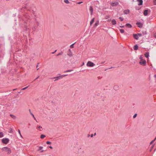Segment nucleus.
I'll return each instance as SVG.
<instances>
[{"instance_id": "393cba45", "label": "nucleus", "mask_w": 156, "mask_h": 156, "mask_svg": "<svg viewBox=\"0 0 156 156\" xmlns=\"http://www.w3.org/2000/svg\"><path fill=\"white\" fill-rule=\"evenodd\" d=\"M119 30L121 33H123L124 32V30L122 29H120Z\"/></svg>"}, {"instance_id": "a211bd4d", "label": "nucleus", "mask_w": 156, "mask_h": 156, "mask_svg": "<svg viewBox=\"0 0 156 156\" xmlns=\"http://www.w3.org/2000/svg\"><path fill=\"white\" fill-rule=\"evenodd\" d=\"M10 116L13 119H16V117L14 115L11 114L10 115Z\"/></svg>"}, {"instance_id": "c756f323", "label": "nucleus", "mask_w": 156, "mask_h": 156, "mask_svg": "<svg viewBox=\"0 0 156 156\" xmlns=\"http://www.w3.org/2000/svg\"><path fill=\"white\" fill-rule=\"evenodd\" d=\"M72 70H68L64 72V73L69 72L72 71Z\"/></svg>"}, {"instance_id": "e433bc0d", "label": "nucleus", "mask_w": 156, "mask_h": 156, "mask_svg": "<svg viewBox=\"0 0 156 156\" xmlns=\"http://www.w3.org/2000/svg\"><path fill=\"white\" fill-rule=\"evenodd\" d=\"M119 19L121 21H122L123 20V18H122V17H119Z\"/></svg>"}, {"instance_id": "603ef678", "label": "nucleus", "mask_w": 156, "mask_h": 156, "mask_svg": "<svg viewBox=\"0 0 156 156\" xmlns=\"http://www.w3.org/2000/svg\"><path fill=\"white\" fill-rule=\"evenodd\" d=\"M20 136H21V137H22V135H21V133H20Z\"/></svg>"}, {"instance_id": "bf43d9fd", "label": "nucleus", "mask_w": 156, "mask_h": 156, "mask_svg": "<svg viewBox=\"0 0 156 156\" xmlns=\"http://www.w3.org/2000/svg\"><path fill=\"white\" fill-rule=\"evenodd\" d=\"M57 80H58V79H57ZM56 80H55V81H56Z\"/></svg>"}, {"instance_id": "5701e85b", "label": "nucleus", "mask_w": 156, "mask_h": 156, "mask_svg": "<svg viewBox=\"0 0 156 156\" xmlns=\"http://www.w3.org/2000/svg\"><path fill=\"white\" fill-rule=\"evenodd\" d=\"M90 10L91 12V13H92L93 11V8L92 7H91V6L90 7Z\"/></svg>"}, {"instance_id": "6e6552de", "label": "nucleus", "mask_w": 156, "mask_h": 156, "mask_svg": "<svg viewBox=\"0 0 156 156\" xmlns=\"http://www.w3.org/2000/svg\"><path fill=\"white\" fill-rule=\"evenodd\" d=\"M133 36L134 38L136 40H138L139 38V37L137 34H133Z\"/></svg>"}, {"instance_id": "aec40b11", "label": "nucleus", "mask_w": 156, "mask_h": 156, "mask_svg": "<svg viewBox=\"0 0 156 156\" xmlns=\"http://www.w3.org/2000/svg\"><path fill=\"white\" fill-rule=\"evenodd\" d=\"M94 18H93L92 20H91V21L90 22V26H91L92 24L94 23Z\"/></svg>"}, {"instance_id": "49530a36", "label": "nucleus", "mask_w": 156, "mask_h": 156, "mask_svg": "<svg viewBox=\"0 0 156 156\" xmlns=\"http://www.w3.org/2000/svg\"><path fill=\"white\" fill-rule=\"evenodd\" d=\"M82 3V2H78L77 3L79 4H80Z\"/></svg>"}, {"instance_id": "0eeeda50", "label": "nucleus", "mask_w": 156, "mask_h": 156, "mask_svg": "<svg viewBox=\"0 0 156 156\" xmlns=\"http://www.w3.org/2000/svg\"><path fill=\"white\" fill-rule=\"evenodd\" d=\"M119 4V3L117 2H112L111 3V5L113 7Z\"/></svg>"}, {"instance_id": "473e14b6", "label": "nucleus", "mask_w": 156, "mask_h": 156, "mask_svg": "<svg viewBox=\"0 0 156 156\" xmlns=\"http://www.w3.org/2000/svg\"><path fill=\"white\" fill-rule=\"evenodd\" d=\"M28 87V86H27V87H25L24 88H23L21 89V90H25L26 89H27Z\"/></svg>"}, {"instance_id": "bb28decb", "label": "nucleus", "mask_w": 156, "mask_h": 156, "mask_svg": "<svg viewBox=\"0 0 156 156\" xmlns=\"http://www.w3.org/2000/svg\"><path fill=\"white\" fill-rule=\"evenodd\" d=\"M98 21H97L94 24V26L95 27L97 26L98 25Z\"/></svg>"}, {"instance_id": "4d7b16f0", "label": "nucleus", "mask_w": 156, "mask_h": 156, "mask_svg": "<svg viewBox=\"0 0 156 156\" xmlns=\"http://www.w3.org/2000/svg\"><path fill=\"white\" fill-rule=\"evenodd\" d=\"M83 65L84 64V63H83Z\"/></svg>"}, {"instance_id": "c9c22d12", "label": "nucleus", "mask_w": 156, "mask_h": 156, "mask_svg": "<svg viewBox=\"0 0 156 156\" xmlns=\"http://www.w3.org/2000/svg\"><path fill=\"white\" fill-rule=\"evenodd\" d=\"M109 17V16H106L105 17V19H107Z\"/></svg>"}, {"instance_id": "cd10ccee", "label": "nucleus", "mask_w": 156, "mask_h": 156, "mask_svg": "<svg viewBox=\"0 0 156 156\" xmlns=\"http://www.w3.org/2000/svg\"><path fill=\"white\" fill-rule=\"evenodd\" d=\"M156 139V138L154 139V140H152L150 143V144H152L154 142V141L155 140V139Z\"/></svg>"}, {"instance_id": "dca6fc26", "label": "nucleus", "mask_w": 156, "mask_h": 156, "mask_svg": "<svg viewBox=\"0 0 156 156\" xmlns=\"http://www.w3.org/2000/svg\"><path fill=\"white\" fill-rule=\"evenodd\" d=\"M126 27L128 28H131L132 27L131 25L129 23H127L126 25Z\"/></svg>"}, {"instance_id": "b1692460", "label": "nucleus", "mask_w": 156, "mask_h": 156, "mask_svg": "<svg viewBox=\"0 0 156 156\" xmlns=\"http://www.w3.org/2000/svg\"><path fill=\"white\" fill-rule=\"evenodd\" d=\"M3 136V134L2 132H0V138Z\"/></svg>"}, {"instance_id": "a19ab883", "label": "nucleus", "mask_w": 156, "mask_h": 156, "mask_svg": "<svg viewBox=\"0 0 156 156\" xmlns=\"http://www.w3.org/2000/svg\"><path fill=\"white\" fill-rule=\"evenodd\" d=\"M137 35H138V36L139 37H141L142 35V34H137Z\"/></svg>"}, {"instance_id": "8fccbe9b", "label": "nucleus", "mask_w": 156, "mask_h": 156, "mask_svg": "<svg viewBox=\"0 0 156 156\" xmlns=\"http://www.w3.org/2000/svg\"><path fill=\"white\" fill-rule=\"evenodd\" d=\"M49 148L51 149H52V147L51 146H50Z\"/></svg>"}, {"instance_id": "20e7f679", "label": "nucleus", "mask_w": 156, "mask_h": 156, "mask_svg": "<svg viewBox=\"0 0 156 156\" xmlns=\"http://www.w3.org/2000/svg\"><path fill=\"white\" fill-rule=\"evenodd\" d=\"M87 66L89 67H93L94 66V63L90 61H88L87 63Z\"/></svg>"}, {"instance_id": "13d9d810", "label": "nucleus", "mask_w": 156, "mask_h": 156, "mask_svg": "<svg viewBox=\"0 0 156 156\" xmlns=\"http://www.w3.org/2000/svg\"><path fill=\"white\" fill-rule=\"evenodd\" d=\"M96 133H94V135H96Z\"/></svg>"}, {"instance_id": "2f4dec72", "label": "nucleus", "mask_w": 156, "mask_h": 156, "mask_svg": "<svg viewBox=\"0 0 156 156\" xmlns=\"http://www.w3.org/2000/svg\"><path fill=\"white\" fill-rule=\"evenodd\" d=\"M75 44V43H74L73 44H72V45H71L70 46V47L71 48H73L74 47V44Z\"/></svg>"}, {"instance_id": "5fc2aeb1", "label": "nucleus", "mask_w": 156, "mask_h": 156, "mask_svg": "<svg viewBox=\"0 0 156 156\" xmlns=\"http://www.w3.org/2000/svg\"><path fill=\"white\" fill-rule=\"evenodd\" d=\"M39 77V76H38L37 77V78L35 79V80H36Z\"/></svg>"}, {"instance_id": "09e8293b", "label": "nucleus", "mask_w": 156, "mask_h": 156, "mask_svg": "<svg viewBox=\"0 0 156 156\" xmlns=\"http://www.w3.org/2000/svg\"><path fill=\"white\" fill-rule=\"evenodd\" d=\"M107 21H108V22H110V21H111V19H109V20H107Z\"/></svg>"}, {"instance_id": "4be33fe9", "label": "nucleus", "mask_w": 156, "mask_h": 156, "mask_svg": "<svg viewBox=\"0 0 156 156\" xmlns=\"http://www.w3.org/2000/svg\"><path fill=\"white\" fill-rule=\"evenodd\" d=\"M45 136H46L45 135H43V134H42V135H41V139H43Z\"/></svg>"}, {"instance_id": "c03bdc74", "label": "nucleus", "mask_w": 156, "mask_h": 156, "mask_svg": "<svg viewBox=\"0 0 156 156\" xmlns=\"http://www.w3.org/2000/svg\"><path fill=\"white\" fill-rule=\"evenodd\" d=\"M93 136H94V135L93 134H91V135H90V136L91 137H92Z\"/></svg>"}, {"instance_id": "3c124183", "label": "nucleus", "mask_w": 156, "mask_h": 156, "mask_svg": "<svg viewBox=\"0 0 156 156\" xmlns=\"http://www.w3.org/2000/svg\"><path fill=\"white\" fill-rule=\"evenodd\" d=\"M98 79H101V77H100V76H99V77H98Z\"/></svg>"}, {"instance_id": "79ce46f5", "label": "nucleus", "mask_w": 156, "mask_h": 156, "mask_svg": "<svg viewBox=\"0 0 156 156\" xmlns=\"http://www.w3.org/2000/svg\"><path fill=\"white\" fill-rule=\"evenodd\" d=\"M61 54H61V53H58V54H57V56H59V55H61Z\"/></svg>"}, {"instance_id": "37998d69", "label": "nucleus", "mask_w": 156, "mask_h": 156, "mask_svg": "<svg viewBox=\"0 0 156 156\" xmlns=\"http://www.w3.org/2000/svg\"><path fill=\"white\" fill-rule=\"evenodd\" d=\"M18 133H19V134H20L21 133H20V130H19V129L18 130Z\"/></svg>"}, {"instance_id": "864d4df0", "label": "nucleus", "mask_w": 156, "mask_h": 156, "mask_svg": "<svg viewBox=\"0 0 156 156\" xmlns=\"http://www.w3.org/2000/svg\"><path fill=\"white\" fill-rule=\"evenodd\" d=\"M56 51V50H55V52H53L52 53V54L54 53Z\"/></svg>"}, {"instance_id": "a878e982", "label": "nucleus", "mask_w": 156, "mask_h": 156, "mask_svg": "<svg viewBox=\"0 0 156 156\" xmlns=\"http://www.w3.org/2000/svg\"><path fill=\"white\" fill-rule=\"evenodd\" d=\"M64 2L66 4H69V2L68 0H64Z\"/></svg>"}, {"instance_id": "f257e3e1", "label": "nucleus", "mask_w": 156, "mask_h": 156, "mask_svg": "<svg viewBox=\"0 0 156 156\" xmlns=\"http://www.w3.org/2000/svg\"><path fill=\"white\" fill-rule=\"evenodd\" d=\"M2 150L7 152L8 154H9L11 153V150L10 148L7 147H5L2 148Z\"/></svg>"}, {"instance_id": "7c9ffc66", "label": "nucleus", "mask_w": 156, "mask_h": 156, "mask_svg": "<svg viewBox=\"0 0 156 156\" xmlns=\"http://www.w3.org/2000/svg\"><path fill=\"white\" fill-rule=\"evenodd\" d=\"M139 58L140 59V61L141 60H144L143 58V57H142V56L141 55H140V58Z\"/></svg>"}, {"instance_id": "412c9836", "label": "nucleus", "mask_w": 156, "mask_h": 156, "mask_svg": "<svg viewBox=\"0 0 156 156\" xmlns=\"http://www.w3.org/2000/svg\"><path fill=\"white\" fill-rule=\"evenodd\" d=\"M9 132L10 133H12L13 132V130L12 128H10Z\"/></svg>"}, {"instance_id": "a18cd8bd", "label": "nucleus", "mask_w": 156, "mask_h": 156, "mask_svg": "<svg viewBox=\"0 0 156 156\" xmlns=\"http://www.w3.org/2000/svg\"><path fill=\"white\" fill-rule=\"evenodd\" d=\"M120 27L121 28H124V26H120Z\"/></svg>"}, {"instance_id": "f3484780", "label": "nucleus", "mask_w": 156, "mask_h": 156, "mask_svg": "<svg viewBox=\"0 0 156 156\" xmlns=\"http://www.w3.org/2000/svg\"><path fill=\"white\" fill-rule=\"evenodd\" d=\"M144 55L145 57L146 58H148L149 56V53L148 52H146V53L144 54Z\"/></svg>"}, {"instance_id": "4468645a", "label": "nucleus", "mask_w": 156, "mask_h": 156, "mask_svg": "<svg viewBox=\"0 0 156 156\" xmlns=\"http://www.w3.org/2000/svg\"><path fill=\"white\" fill-rule=\"evenodd\" d=\"M129 12H130L129 10V9L125 10L124 11V13L126 14H128V13H129Z\"/></svg>"}, {"instance_id": "7ed1b4c3", "label": "nucleus", "mask_w": 156, "mask_h": 156, "mask_svg": "<svg viewBox=\"0 0 156 156\" xmlns=\"http://www.w3.org/2000/svg\"><path fill=\"white\" fill-rule=\"evenodd\" d=\"M9 139L8 138H3L2 139V142L5 144H7L9 142Z\"/></svg>"}, {"instance_id": "423d86ee", "label": "nucleus", "mask_w": 156, "mask_h": 156, "mask_svg": "<svg viewBox=\"0 0 156 156\" xmlns=\"http://www.w3.org/2000/svg\"><path fill=\"white\" fill-rule=\"evenodd\" d=\"M43 147L42 146L38 147V149L37 151L39 152H43L44 151V150H43Z\"/></svg>"}, {"instance_id": "2eb2a0df", "label": "nucleus", "mask_w": 156, "mask_h": 156, "mask_svg": "<svg viewBox=\"0 0 156 156\" xmlns=\"http://www.w3.org/2000/svg\"><path fill=\"white\" fill-rule=\"evenodd\" d=\"M136 24H137L138 26L139 27H142V24L139 22L137 23Z\"/></svg>"}, {"instance_id": "4c0bfd02", "label": "nucleus", "mask_w": 156, "mask_h": 156, "mask_svg": "<svg viewBox=\"0 0 156 156\" xmlns=\"http://www.w3.org/2000/svg\"><path fill=\"white\" fill-rule=\"evenodd\" d=\"M67 75H61V76L62 77V78H63V77L65 76H67Z\"/></svg>"}, {"instance_id": "72a5a7b5", "label": "nucleus", "mask_w": 156, "mask_h": 156, "mask_svg": "<svg viewBox=\"0 0 156 156\" xmlns=\"http://www.w3.org/2000/svg\"><path fill=\"white\" fill-rule=\"evenodd\" d=\"M46 144H51V143L50 141H47L46 142Z\"/></svg>"}, {"instance_id": "f704fd0d", "label": "nucleus", "mask_w": 156, "mask_h": 156, "mask_svg": "<svg viewBox=\"0 0 156 156\" xmlns=\"http://www.w3.org/2000/svg\"><path fill=\"white\" fill-rule=\"evenodd\" d=\"M55 78H58V79H60L62 78V77L61 76H58V77H56Z\"/></svg>"}, {"instance_id": "ea45409f", "label": "nucleus", "mask_w": 156, "mask_h": 156, "mask_svg": "<svg viewBox=\"0 0 156 156\" xmlns=\"http://www.w3.org/2000/svg\"><path fill=\"white\" fill-rule=\"evenodd\" d=\"M153 2L154 5H156V0H154Z\"/></svg>"}, {"instance_id": "de8ad7c7", "label": "nucleus", "mask_w": 156, "mask_h": 156, "mask_svg": "<svg viewBox=\"0 0 156 156\" xmlns=\"http://www.w3.org/2000/svg\"><path fill=\"white\" fill-rule=\"evenodd\" d=\"M154 37L156 38V32L154 33Z\"/></svg>"}, {"instance_id": "c85d7f7f", "label": "nucleus", "mask_w": 156, "mask_h": 156, "mask_svg": "<svg viewBox=\"0 0 156 156\" xmlns=\"http://www.w3.org/2000/svg\"><path fill=\"white\" fill-rule=\"evenodd\" d=\"M30 114L32 115V116L34 118V119L35 120H36V119L35 118V117H34V115H33V114H32L31 112H30Z\"/></svg>"}, {"instance_id": "9b49d317", "label": "nucleus", "mask_w": 156, "mask_h": 156, "mask_svg": "<svg viewBox=\"0 0 156 156\" xmlns=\"http://www.w3.org/2000/svg\"><path fill=\"white\" fill-rule=\"evenodd\" d=\"M148 10H145L144 11V16H146L148 14Z\"/></svg>"}, {"instance_id": "58836bf2", "label": "nucleus", "mask_w": 156, "mask_h": 156, "mask_svg": "<svg viewBox=\"0 0 156 156\" xmlns=\"http://www.w3.org/2000/svg\"><path fill=\"white\" fill-rule=\"evenodd\" d=\"M137 116V114H135L134 115V116H133V118H135L136 116Z\"/></svg>"}, {"instance_id": "6ab92c4d", "label": "nucleus", "mask_w": 156, "mask_h": 156, "mask_svg": "<svg viewBox=\"0 0 156 156\" xmlns=\"http://www.w3.org/2000/svg\"><path fill=\"white\" fill-rule=\"evenodd\" d=\"M138 46L137 45H136L134 47V49L135 50H137L138 49Z\"/></svg>"}, {"instance_id": "ddd939ff", "label": "nucleus", "mask_w": 156, "mask_h": 156, "mask_svg": "<svg viewBox=\"0 0 156 156\" xmlns=\"http://www.w3.org/2000/svg\"><path fill=\"white\" fill-rule=\"evenodd\" d=\"M137 1L139 2L138 5H141L143 3L142 0H137Z\"/></svg>"}, {"instance_id": "f03ea898", "label": "nucleus", "mask_w": 156, "mask_h": 156, "mask_svg": "<svg viewBox=\"0 0 156 156\" xmlns=\"http://www.w3.org/2000/svg\"><path fill=\"white\" fill-rule=\"evenodd\" d=\"M81 150V148L80 147H74L73 148V150L74 152L77 154L80 153Z\"/></svg>"}, {"instance_id": "6e6d98bb", "label": "nucleus", "mask_w": 156, "mask_h": 156, "mask_svg": "<svg viewBox=\"0 0 156 156\" xmlns=\"http://www.w3.org/2000/svg\"><path fill=\"white\" fill-rule=\"evenodd\" d=\"M29 112H30H30H31V111H30V109H29Z\"/></svg>"}, {"instance_id": "f8f14e48", "label": "nucleus", "mask_w": 156, "mask_h": 156, "mask_svg": "<svg viewBox=\"0 0 156 156\" xmlns=\"http://www.w3.org/2000/svg\"><path fill=\"white\" fill-rule=\"evenodd\" d=\"M113 25L116 24V22L115 19L112 20L111 21Z\"/></svg>"}, {"instance_id": "1a4fd4ad", "label": "nucleus", "mask_w": 156, "mask_h": 156, "mask_svg": "<svg viewBox=\"0 0 156 156\" xmlns=\"http://www.w3.org/2000/svg\"><path fill=\"white\" fill-rule=\"evenodd\" d=\"M37 129H39V130L40 131H41L43 130L42 127L41 126H37Z\"/></svg>"}, {"instance_id": "9d476101", "label": "nucleus", "mask_w": 156, "mask_h": 156, "mask_svg": "<svg viewBox=\"0 0 156 156\" xmlns=\"http://www.w3.org/2000/svg\"><path fill=\"white\" fill-rule=\"evenodd\" d=\"M67 55L70 57L73 56V54L70 50H69V52H68Z\"/></svg>"}, {"instance_id": "39448f33", "label": "nucleus", "mask_w": 156, "mask_h": 156, "mask_svg": "<svg viewBox=\"0 0 156 156\" xmlns=\"http://www.w3.org/2000/svg\"><path fill=\"white\" fill-rule=\"evenodd\" d=\"M146 61L145 60H141L139 62V63L142 65L143 66H145L146 64Z\"/></svg>"}]
</instances>
